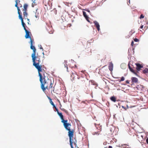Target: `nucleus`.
Wrapping results in <instances>:
<instances>
[{"instance_id": "24", "label": "nucleus", "mask_w": 148, "mask_h": 148, "mask_svg": "<svg viewBox=\"0 0 148 148\" xmlns=\"http://www.w3.org/2000/svg\"><path fill=\"white\" fill-rule=\"evenodd\" d=\"M143 72L144 73H148V69L147 68L145 69L143 71Z\"/></svg>"}, {"instance_id": "31", "label": "nucleus", "mask_w": 148, "mask_h": 148, "mask_svg": "<svg viewBox=\"0 0 148 148\" xmlns=\"http://www.w3.org/2000/svg\"><path fill=\"white\" fill-rule=\"evenodd\" d=\"M144 18V16L143 14H141L140 16V18L141 19Z\"/></svg>"}, {"instance_id": "18", "label": "nucleus", "mask_w": 148, "mask_h": 148, "mask_svg": "<svg viewBox=\"0 0 148 148\" xmlns=\"http://www.w3.org/2000/svg\"><path fill=\"white\" fill-rule=\"evenodd\" d=\"M111 100L114 102H115L116 100L115 97L114 96L110 98Z\"/></svg>"}, {"instance_id": "26", "label": "nucleus", "mask_w": 148, "mask_h": 148, "mask_svg": "<svg viewBox=\"0 0 148 148\" xmlns=\"http://www.w3.org/2000/svg\"><path fill=\"white\" fill-rule=\"evenodd\" d=\"M17 9L18 14H21L20 10V9L19 7H17Z\"/></svg>"}, {"instance_id": "34", "label": "nucleus", "mask_w": 148, "mask_h": 148, "mask_svg": "<svg viewBox=\"0 0 148 148\" xmlns=\"http://www.w3.org/2000/svg\"><path fill=\"white\" fill-rule=\"evenodd\" d=\"M55 109L56 111L57 112V113H58V112H59L58 109L56 107L55 108Z\"/></svg>"}, {"instance_id": "42", "label": "nucleus", "mask_w": 148, "mask_h": 148, "mask_svg": "<svg viewBox=\"0 0 148 148\" xmlns=\"http://www.w3.org/2000/svg\"><path fill=\"white\" fill-rule=\"evenodd\" d=\"M146 142L147 144H148V138H147L146 140Z\"/></svg>"}, {"instance_id": "53", "label": "nucleus", "mask_w": 148, "mask_h": 148, "mask_svg": "<svg viewBox=\"0 0 148 148\" xmlns=\"http://www.w3.org/2000/svg\"><path fill=\"white\" fill-rule=\"evenodd\" d=\"M123 64H121V67L123 66Z\"/></svg>"}, {"instance_id": "41", "label": "nucleus", "mask_w": 148, "mask_h": 148, "mask_svg": "<svg viewBox=\"0 0 148 148\" xmlns=\"http://www.w3.org/2000/svg\"><path fill=\"white\" fill-rule=\"evenodd\" d=\"M122 107L125 110H126L127 109L125 108L123 106H122Z\"/></svg>"}, {"instance_id": "15", "label": "nucleus", "mask_w": 148, "mask_h": 148, "mask_svg": "<svg viewBox=\"0 0 148 148\" xmlns=\"http://www.w3.org/2000/svg\"><path fill=\"white\" fill-rule=\"evenodd\" d=\"M92 84L96 85V86H97V83L96 82L93 80H91L89 81Z\"/></svg>"}, {"instance_id": "12", "label": "nucleus", "mask_w": 148, "mask_h": 148, "mask_svg": "<svg viewBox=\"0 0 148 148\" xmlns=\"http://www.w3.org/2000/svg\"><path fill=\"white\" fill-rule=\"evenodd\" d=\"M27 11H24V12H23V17L25 19L27 18V20L28 21H29V19L27 18V16L28 15V14L27 12Z\"/></svg>"}, {"instance_id": "48", "label": "nucleus", "mask_w": 148, "mask_h": 148, "mask_svg": "<svg viewBox=\"0 0 148 148\" xmlns=\"http://www.w3.org/2000/svg\"><path fill=\"white\" fill-rule=\"evenodd\" d=\"M84 17H85V18H88V16L86 15V16H84Z\"/></svg>"}, {"instance_id": "37", "label": "nucleus", "mask_w": 148, "mask_h": 148, "mask_svg": "<svg viewBox=\"0 0 148 148\" xmlns=\"http://www.w3.org/2000/svg\"><path fill=\"white\" fill-rule=\"evenodd\" d=\"M126 83L127 84H129V80H127L126 81Z\"/></svg>"}, {"instance_id": "29", "label": "nucleus", "mask_w": 148, "mask_h": 148, "mask_svg": "<svg viewBox=\"0 0 148 148\" xmlns=\"http://www.w3.org/2000/svg\"><path fill=\"white\" fill-rule=\"evenodd\" d=\"M83 15L84 17L85 16H86L87 15L86 14V12H85L83 11Z\"/></svg>"}, {"instance_id": "39", "label": "nucleus", "mask_w": 148, "mask_h": 148, "mask_svg": "<svg viewBox=\"0 0 148 148\" xmlns=\"http://www.w3.org/2000/svg\"><path fill=\"white\" fill-rule=\"evenodd\" d=\"M21 19V23H23V22H24L23 18H22L21 19Z\"/></svg>"}, {"instance_id": "49", "label": "nucleus", "mask_w": 148, "mask_h": 148, "mask_svg": "<svg viewBox=\"0 0 148 148\" xmlns=\"http://www.w3.org/2000/svg\"><path fill=\"white\" fill-rule=\"evenodd\" d=\"M123 145H127L128 146V145H127L124 144L122 145V146H123Z\"/></svg>"}, {"instance_id": "14", "label": "nucleus", "mask_w": 148, "mask_h": 148, "mask_svg": "<svg viewBox=\"0 0 148 148\" xmlns=\"http://www.w3.org/2000/svg\"><path fill=\"white\" fill-rule=\"evenodd\" d=\"M57 114H58V115L60 117L62 120L61 121H63V120H64V119L63 116V115H62V113L58 112V113Z\"/></svg>"}, {"instance_id": "50", "label": "nucleus", "mask_w": 148, "mask_h": 148, "mask_svg": "<svg viewBox=\"0 0 148 148\" xmlns=\"http://www.w3.org/2000/svg\"><path fill=\"white\" fill-rule=\"evenodd\" d=\"M87 11H88V12H90V11L89 10H86Z\"/></svg>"}, {"instance_id": "38", "label": "nucleus", "mask_w": 148, "mask_h": 148, "mask_svg": "<svg viewBox=\"0 0 148 148\" xmlns=\"http://www.w3.org/2000/svg\"><path fill=\"white\" fill-rule=\"evenodd\" d=\"M131 45L132 46H133L134 45V42L133 41H132L131 42Z\"/></svg>"}, {"instance_id": "23", "label": "nucleus", "mask_w": 148, "mask_h": 148, "mask_svg": "<svg viewBox=\"0 0 148 148\" xmlns=\"http://www.w3.org/2000/svg\"><path fill=\"white\" fill-rule=\"evenodd\" d=\"M48 98L50 101V103L52 105H53L54 104V103H53V101H52V100H51V99L49 97H48Z\"/></svg>"}, {"instance_id": "19", "label": "nucleus", "mask_w": 148, "mask_h": 148, "mask_svg": "<svg viewBox=\"0 0 148 148\" xmlns=\"http://www.w3.org/2000/svg\"><path fill=\"white\" fill-rule=\"evenodd\" d=\"M130 71L133 73H134L136 74V71L135 70H134L132 68L130 69Z\"/></svg>"}, {"instance_id": "17", "label": "nucleus", "mask_w": 148, "mask_h": 148, "mask_svg": "<svg viewBox=\"0 0 148 148\" xmlns=\"http://www.w3.org/2000/svg\"><path fill=\"white\" fill-rule=\"evenodd\" d=\"M76 75L77 74L76 72L74 71L73 73H72V74L71 75V76L73 79H74Z\"/></svg>"}, {"instance_id": "21", "label": "nucleus", "mask_w": 148, "mask_h": 148, "mask_svg": "<svg viewBox=\"0 0 148 148\" xmlns=\"http://www.w3.org/2000/svg\"><path fill=\"white\" fill-rule=\"evenodd\" d=\"M22 25L23 27L24 28V30H25L26 29H27L26 28V27H25L26 25L24 23V22H23V23H22Z\"/></svg>"}, {"instance_id": "8", "label": "nucleus", "mask_w": 148, "mask_h": 148, "mask_svg": "<svg viewBox=\"0 0 148 148\" xmlns=\"http://www.w3.org/2000/svg\"><path fill=\"white\" fill-rule=\"evenodd\" d=\"M135 64L136 65V69L138 71H140L141 69L143 67V65L140 64L139 63H136Z\"/></svg>"}, {"instance_id": "16", "label": "nucleus", "mask_w": 148, "mask_h": 148, "mask_svg": "<svg viewBox=\"0 0 148 148\" xmlns=\"http://www.w3.org/2000/svg\"><path fill=\"white\" fill-rule=\"evenodd\" d=\"M27 7L28 5L27 4H24L23 6L24 9H23V10L24 11H27Z\"/></svg>"}, {"instance_id": "13", "label": "nucleus", "mask_w": 148, "mask_h": 148, "mask_svg": "<svg viewBox=\"0 0 148 148\" xmlns=\"http://www.w3.org/2000/svg\"><path fill=\"white\" fill-rule=\"evenodd\" d=\"M132 82H133L137 83L138 82V79L135 77H132Z\"/></svg>"}, {"instance_id": "51", "label": "nucleus", "mask_w": 148, "mask_h": 148, "mask_svg": "<svg viewBox=\"0 0 148 148\" xmlns=\"http://www.w3.org/2000/svg\"><path fill=\"white\" fill-rule=\"evenodd\" d=\"M123 148H128V147H123Z\"/></svg>"}, {"instance_id": "47", "label": "nucleus", "mask_w": 148, "mask_h": 148, "mask_svg": "<svg viewBox=\"0 0 148 148\" xmlns=\"http://www.w3.org/2000/svg\"><path fill=\"white\" fill-rule=\"evenodd\" d=\"M108 148H112V146H109Z\"/></svg>"}, {"instance_id": "33", "label": "nucleus", "mask_w": 148, "mask_h": 148, "mask_svg": "<svg viewBox=\"0 0 148 148\" xmlns=\"http://www.w3.org/2000/svg\"><path fill=\"white\" fill-rule=\"evenodd\" d=\"M35 16L36 18H37L39 16H38V14H36V13L35 14Z\"/></svg>"}, {"instance_id": "27", "label": "nucleus", "mask_w": 148, "mask_h": 148, "mask_svg": "<svg viewBox=\"0 0 148 148\" xmlns=\"http://www.w3.org/2000/svg\"><path fill=\"white\" fill-rule=\"evenodd\" d=\"M124 80H125L124 77H121V79L120 80V82L123 81Z\"/></svg>"}, {"instance_id": "56", "label": "nucleus", "mask_w": 148, "mask_h": 148, "mask_svg": "<svg viewBox=\"0 0 148 148\" xmlns=\"http://www.w3.org/2000/svg\"><path fill=\"white\" fill-rule=\"evenodd\" d=\"M90 52H91V53L92 52L91 51H90Z\"/></svg>"}, {"instance_id": "40", "label": "nucleus", "mask_w": 148, "mask_h": 148, "mask_svg": "<svg viewBox=\"0 0 148 148\" xmlns=\"http://www.w3.org/2000/svg\"><path fill=\"white\" fill-rule=\"evenodd\" d=\"M128 65L129 66V69L130 70V69H131L132 68L130 67L129 64H128Z\"/></svg>"}, {"instance_id": "6", "label": "nucleus", "mask_w": 148, "mask_h": 148, "mask_svg": "<svg viewBox=\"0 0 148 148\" xmlns=\"http://www.w3.org/2000/svg\"><path fill=\"white\" fill-rule=\"evenodd\" d=\"M25 31L26 33V34L25 36V38L26 39L29 38L30 39V41H31V40H32V39L31 37L30 36V34H31V33L28 31L27 29L25 30Z\"/></svg>"}, {"instance_id": "1", "label": "nucleus", "mask_w": 148, "mask_h": 148, "mask_svg": "<svg viewBox=\"0 0 148 148\" xmlns=\"http://www.w3.org/2000/svg\"><path fill=\"white\" fill-rule=\"evenodd\" d=\"M37 69L38 75L40 77V81L41 83V88L44 92L46 89L49 90L48 86L50 83V80L48 79L47 81L45 79L44 70L42 68V66L36 68Z\"/></svg>"}, {"instance_id": "3", "label": "nucleus", "mask_w": 148, "mask_h": 148, "mask_svg": "<svg viewBox=\"0 0 148 148\" xmlns=\"http://www.w3.org/2000/svg\"><path fill=\"white\" fill-rule=\"evenodd\" d=\"M69 142L71 148H74L73 147V144H74L75 148H79L77 147V145L76 143L77 141L76 138L73 137V138H71V140H70V138H69Z\"/></svg>"}, {"instance_id": "2", "label": "nucleus", "mask_w": 148, "mask_h": 148, "mask_svg": "<svg viewBox=\"0 0 148 148\" xmlns=\"http://www.w3.org/2000/svg\"><path fill=\"white\" fill-rule=\"evenodd\" d=\"M34 41L33 38H32V40L30 41V48L33 50V53L32 54L31 56L33 62V65L36 68L42 65L39 64L41 62L40 58L36 56V50L35 47L33 45Z\"/></svg>"}, {"instance_id": "35", "label": "nucleus", "mask_w": 148, "mask_h": 148, "mask_svg": "<svg viewBox=\"0 0 148 148\" xmlns=\"http://www.w3.org/2000/svg\"><path fill=\"white\" fill-rule=\"evenodd\" d=\"M86 20L89 22H90V21L89 20V18L88 17L87 18H86Z\"/></svg>"}, {"instance_id": "55", "label": "nucleus", "mask_w": 148, "mask_h": 148, "mask_svg": "<svg viewBox=\"0 0 148 148\" xmlns=\"http://www.w3.org/2000/svg\"><path fill=\"white\" fill-rule=\"evenodd\" d=\"M75 66L76 67H77V66L76 65H75Z\"/></svg>"}, {"instance_id": "25", "label": "nucleus", "mask_w": 148, "mask_h": 148, "mask_svg": "<svg viewBox=\"0 0 148 148\" xmlns=\"http://www.w3.org/2000/svg\"><path fill=\"white\" fill-rule=\"evenodd\" d=\"M60 109L61 110L64 112L66 113H68V112L66 110H65V109H64L63 108H60Z\"/></svg>"}, {"instance_id": "30", "label": "nucleus", "mask_w": 148, "mask_h": 148, "mask_svg": "<svg viewBox=\"0 0 148 148\" xmlns=\"http://www.w3.org/2000/svg\"><path fill=\"white\" fill-rule=\"evenodd\" d=\"M134 40L135 41V42H138L139 40L137 39V38H135L134 39Z\"/></svg>"}, {"instance_id": "43", "label": "nucleus", "mask_w": 148, "mask_h": 148, "mask_svg": "<svg viewBox=\"0 0 148 148\" xmlns=\"http://www.w3.org/2000/svg\"><path fill=\"white\" fill-rule=\"evenodd\" d=\"M143 25H141L140 27L141 29H142L143 28Z\"/></svg>"}, {"instance_id": "44", "label": "nucleus", "mask_w": 148, "mask_h": 148, "mask_svg": "<svg viewBox=\"0 0 148 148\" xmlns=\"http://www.w3.org/2000/svg\"><path fill=\"white\" fill-rule=\"evenodd\" d=\"M18 5L19 6V8L22 7V5L21 4H19Z\"/></svg>"}, {"instance_id": "20", "label": "nucleus", "mask_w": 148, "mask_h": 148, "mask_svg": "<svg viewBox=\"0 0 148 148\" xmlns=\"http://www.w3.org/2000/svg\"><path fill=\"white\" fill-rule=\"evenodd\" d=\"M35 0H32L33 3H32V6L34 7V6L36 5V2H35Z\"/></svg>"}, {"instance_id": "4", "label": "nucleus", "mask_w": 148, "mask_h": 148, "mask_svg": "<svg viewBox=\"0 0 148 148\" xmlns=\"http://www.w3.org/2000/svg\"><path fill=\"white\" fill-rule=\"evenodd\" d=\"M61 122L63 123L66 130H68L70 129L69 126H71V125L69 123H67L68 120H63V121H61Z\"/></svg>"}, {"instance_id": "10", "label": "nucleus", "mask_w": 148, "mask_h": 148, "mask_svg": "<svg viewBox=\"0 0 148 148\" xmlns=\"http://www.w3.org/2000/svg\"><path fill=\"white\" fill-rule=\"evenodd\" d=\"M94 23L96 27L97 30L99 31L100 30V25L99 23L96 21H94Z\"/></svg>"}, {"instance_id": "9", "label": "nucleus", "mask_w": 148, "mask_h": 148, "mask_svg": "<svg viewBox=\"0 0 148 148\" xmlns=\"http://www.w3.org/2000/svg\"><path fill=\"white\" fill-rule=\"evenodd\" d=\"M53 84L52 83L51 81L50 80V83L49 84V89L50 88L51 91H52L53 92H54V87L53 86Z\"/></svg>"}, {"instance_id": "32", "label": "nucleus", "mask_w": 148, "mask_h": 148, "mask_svg": "<svg viewBox=\"0 0 148 148\" xmlns=\"http://www.w3.org/2000/svg\"><path fill=\"white\" fill-rule=\"evenodd\" d=\"M39 47H40V49H42V51L43 50V48L42 47L41 45L39 46Z\"/></svg>"}, {"instance_id": "36", "label": "nucleus", "mask_w": 148, "mask_h": 148, "mask_svg": "<svg viewBox=\"0 0 148 148\" xmlns=\"http://www.w3.org/2000/svg\"><path fill=\"white\" fill-rule=\"evenodd\" d=\"M64 66H65V67H66V68L67 69V71L68 72V67H67V64L66 65V66L65 65H64Z\"/></svg>"}, {"instance_id": "54", "label": "nucleus", "mask_w": 148, "mask_h": 148, "mask_svg": "<svg viewBox=\"0 0 148 148\" xmlns=\"http://www.w3.org/2000/svg\"><path fill=\"white\" fill-rule=\"evenodd\" d=\"M58 101L60 103V101H59V100H58Z\"/></svg>"}, {"instance_id": "5", "label": "nucleus", "mask_w": 148, "mask_h": 148, "mask_svg": "<svg viewBox=\"0 0 148 148\" xmlns=\"http://www.w3.org/2000/svg\"><path fill=\"white\" fill-rule=\"evenodd\" d=\"M78 84L79 86H84L86 85V82L83 79H82L78 81Z\"/></svg>"}, {"instance_id": "52", "label": "nucleus", "mask_w": 148, "mask_h": 148, "mask_svg": "<svg viewBox=\"0 0 148 148\" xmlns=\"http://www.w3.org/2000/svg\"><path fill=\"white\" fill-rule=\"evenodd\" d=\"M60 103V106H61V107L62 106V105H61V104Z\"/></svg>"}, {"instance_id": "28", "label": "nucleus", "mask_w": 148, "mask_h": 148, "mask_svg": "<svg viewBox=\"0 0 148 148\" xmlns=\"http://www.w3.org/2000/svg\"><path fill=\"white\" fill-rule=\"evenodd\" d=\"M18 15H19V16H18L19 18L20 19H22L23 18L22 17V15L21 14H18Z\"/></svg>"}, {"instance_id": "22", "label": "nucleus", "mask_w": 148, "mask_h": 148, "mask_svg": "<svg viewBox=\"0 0 148 148\" xmlns=\"http://www.w3.org/2000/svg\"><path fill=\"white\" fill-rule=\"evenodd\" d=\"M19 0H15V6L17 8V7H19L18 6V2Z\"/></svg>"}, {"instance_id": "7", "label": "nucleus", "mask_w": 148, "mask_h": 148, "mask_svg": "<svg viewBox=\"0 0 148 148\" xmlns=\"http://www.w3.org/2000/svg\"><path fill=\"white\" fill-rule=\"evenodd\" d=\"M68 136L69 137V138H70L71 140V138L73 137V135L74 134V131L73 130H71V129L68 130Z\"/></svg>"}, {"instance_id": "45", "label": "nucleus", "mask_w": 148, "mask_h": 148, "mask_svg": "<svg viewBox=\"0 0 148 148\" xmlns=\"http://www.w3.org/2000/svg\"><path fill=\"white\" fill-rule=\"evenodd\" d=\"M127 4H128V5H129L130 4V0H129V3L128 2H127Z\"/></svg>"}, {"instance_id": "11", "label": "nucleus", "mask_w": 148, "mask_h": 148, "mask_svg": "<svg viewBox=\"0 0 148 148\" xmlns=\"http://www.w3.org/2000/svg\"><path fill=\"white\" fill-rule=\"evenodd\" d=\"M113 65L112 62H110L108 66V69L110 71H112L113 70Z\"/></svg>"}, {"instance_id": "46", "label": "nucleus", "mask_w": 148, "mask_h": 148, "mask_svg": "<svg viewBox=\"0 0 148 148\" xmlns=\"http://www.w3.org/2000/svg\"><path fill=\"white\" fill-rule=\"evenodd\" d=\"M52 106H53V108H55V107H56L55 106V105H54V104H53V105H52Z\"/></svg>"}]
</instances>
